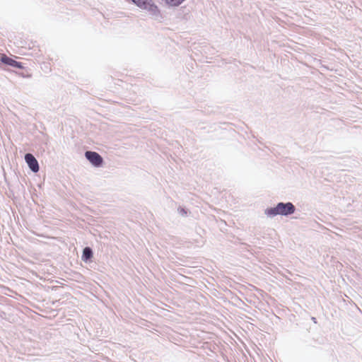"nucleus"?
Masks as SVG:
<instances>
[{"mask_svg": "<svg viewBox=\"0 0 362 362\" xmlns=\"http://www.w3.org/2000/svg\"><path fill=\"white\" fill-rule=\"evenodd\" d=\"M0 62L6 65L18 69H23L22 63L8 57L6 54H0Z\"/></svg>", "mask_w": 362, "mask_h": 362, "instance_id": "5", "label": "nucleus"}, {"mask_svg": "<svg viewBox=\"0 0 362 362\" xmlns=\"http://www.w3.org/2000/svg\"><path fill=\"white\" fill-rule=\"evenodd\" d=\"M85 156L86 159L95 167H100L103 165V159L97 152L87 151L85 153Z\"/></svg>", "mask_w": 362, "mask_h": 362, "instance_id": "3", "label": "nucleus"}, {"mask_svg": "<svg viewBox=\"0 0 362 362\" xmlns=\"http://www.w3.org/2000/svg\"><path fill=\"white\" fill-rule=\"evenodd\" d=\"M312 319H313V321H314V322H315V323H316L315 317H313Z\"/></svg>", "mask_w": 362, "mask_h": 362, "instance_id": "8", "label": "nucleus"}, {"mask_svg": "<svg viewBox=\"0 0 362 362\" xmlns=\"http://www.w3.org/2000/svg\"><path fill=\"white\" fill-rule=\"evenodd\" d=\"M180 212H181L182 214H187L186 211H185L184 209H181Z\"/></svg>", "mask_w": 362, "mask_h": 362, "instance_id": "7", "label": "nucleus"}, {"mask_svg": "<svg viewBox=\"0 0 362 362\" xmlns=\"http://www.w3.org/2000/svg\"><path fill=\"white\" fill-rule=\"evenodd\" d=\"M25 160L27 163L29 168L33 173H37L39 171L40 167L38 162L33 154L30 153H26L25 155Z\"/></svg>", "mask_w": 362, "mask_h": 362, "instance_id": "4", "label": "nucleus"}, {"mask_svg": "<svg viewBox=\"0 0 362 362\" xmlns=\"http://www.w3.org/2000/svg\"><path fill=\"white\" fill-rule=\"evenodd\" d=\"M137 6L148 12L155 18L160 16V11L152 0H132Z\"/></svg>", "mask_w": 362, "mask_h": 362, "instance_id": "2", "label": "nucleus"}, {"mask_svg": "<svg viewBox=\"0 0 362 362\" xmlns=\"http://www.w3.org/2000/svg\"><path fill=\"white\" fill-rule=\"evenodd\" d=\"M295 211L296 206L291 202H279L274 207L266 209L264 214L270 218L278 215L288 216L293 214Z\"/></svg>", "mask_w": 362, "mask_h": 362, "instance_id": "1", "label": "nucleus"}, {"mask_svg": "<svg viewBox=\"0 0 362 362\" xmlns=\"http://www.w3.org/2000/svg\"><path fill=\"white\" fill-rule=\"evenodd\" d=\"M93 257V250L89 247H86L83 250V254H82V259L84 262H88Z\"/></svg>", "mask_w": 362, "mask_h": 362, "instance_id": "6", "label": "nucleus"}]
</instances>
